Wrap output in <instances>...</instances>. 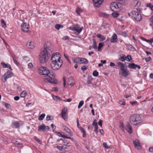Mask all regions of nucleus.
Masks as SVG:
<instances>
[{
    "instance_id": "obj_59",
    "label": "nucleus",
    "mask_w": 153,
    "mask_h": 153,
    "mask_svg": "<svg viewBox=\"0 0 153 153\" xmlns=\"http://www.w3.org/2000/svg\"><path fill=\"white\" fill-rule=\"evenodd\" d=\"M94 131L96 133H97L98 132V126L95 127Z\"/></svg>"
},
{
    "instance_id": "obj_22",
    "label": "nucleus",
    "mask_w": 153,
    "mask_h": 153,
    "mask_svg": "<svg viewBox=\"0 0 153 153\" xmlns=\"http://www.w3.org/2000/svg\"><path fill=\"white\" fill-rule=\"evenodd\" d=\"M67 83L68 85L71 86L74 85V79L72 77H70L68 78Z\"/></svg>"
},
{
    "instance_id": "obj_6",
    "label": "nucleus",
    "mask_w": 153,
    "mask_h": 153,
    "mask_svg": "<svg viewBox=\"0 0 153 153\" xmlns=\"http://www.w3.org/2000/svg\"><path fill=\"white\" fill-rule=\"evenodd\" d=\"M51 62H56L62 61L61 59V55L59 53H54L51 57Z\"/></svg>"
},
{
    "instance_id": "obj_14",
    "label": "nucleus",
    "mask_w": 153,
    "mask_h": 153,
    "mask_svg": "<svg viewBox=\"0 0 153 153\" xmlns=\"http://www.w3.org/2000/svg\"><path fill=\"white\" fill-rule=\"evenodd\" d=\"M132 4L134 9L138 10V8L140 5V2L138 0H134L132 3Z\"/></svg>"
},
{
    "instance_id": "obj_56",
    "label": "nucleus",
    "mask_w": 153,
    "mask_h": 153,
    "mask_svg": "<svg viewBox=\"0 0 153 153\" xmlns=\"http://www.w3.org/2000/svg\"><path fill=\"white\" fill-rule=\"evenodd\" d=\"M27 66L28 68H31L33 67V65L31 63H30L28 64Z\"/></svg>"
},
{
    "instance_id": "obj_28",
    "label": "nucleus",
    "mask_w": 153,
    "mask_h": 153,
    "mask_svg": "<svg viewBox=\"0 0 153 153\" xmlns=\"http://www.w3.org/2000/svg\"><path fill=\"white\" fill-rule=\"evenodd\" d=\"M45 69H46V67L42 66L39 67L38 68V72L42 75V74L43 73V71H45Z\"/></svg>"
},
{
    "instance_id": "obj_13",
    "label": "nucleus",
    "mask_w": 153,
    "mask_h": 153,
    "mask_svg": "<svg viewBox=\"0 0 153 153\" xmlns=\"http://www.w3.org/2000/svg\"><path fill=\"white\" fill-rule=\"evenodd\" d=\"M49 129V127L48 126H45L44 124L42 123L41 126H38V131L39 132H40L44 130L48 131Z\"/></svg>"
},
{
    "instance_id": "obj_4",
    "label": "nucleus",
    "mask_w": 153,
    "mask_h": 153,
    "mask_svg": "<svg viewBox=\"0 0 153 153\" xmlns=\"http://www.w3.org/2000/svg\"><path fill=\"white\" fill-rule=\"evenodd\" d=\"M62 64V61L51 62V68L53 70H56L60 68Z\"/></svg>"
},
{
    "instance_id": "obj_7",
    "label": "nucleus",
    "mask_w": 153,
    "mask_h": 153,
    "mask_svg": "<svg viewBox=\"0 0 153 153\" xmlns=\"http://www.w3.org/2000/svg\"><path fill=\"white\" fill-rule=\"evenodd\" d=\"M42 75H43L45 77L48 76L49 77H51L53 76L55 77V74L51 71L48 70L46 67V69L43 71V73L42 74Z\"/></svg>"
},
{
    "instance_id": "obj_32",
    "label": "nucleus",
    "mask_w": 153,
    "mask_h": 153,
    "mask_svg": "<svg viewBox=\"0 0 153 153\" xmlns=\"http://www.w3.org/2000/svg\"><path fill=\"white\" fill-rule=\"evenodd\" d=\"M93 48L94 49L96 50L97 49V42H96V40L95 39H93Z\"/></svg>"
},
{
    "instance_id": "obj_45",
    "label": "nucleus",
    "mask_w": 153,
    "mask_h": 153,
    "mask_svg": "<svg viewBox=\"0 0 153 153\" xmlns=\"http://www.w3.org/2000/svg\"><path fill=\"white\" fill-rule=\"evenodd\" d=\"M99 73L97 70L94 71L93 73V75L94 76L97 77L98 76Z\"/></svg>"
},
{
    "instance_id": "obj_52",
    "label": "nucleus",
    "mask_w": 153,
    "mask_h": 153,
    "mask_svg": "<svg viewBox=\"0 0 153 153\" xmlns=\"http://www.w3.org/2000/svg\"><path fill=\"white\" fill-rule=\"evenodd\" d=\"M87 69V67L86 65L83 66L81 67V70L83 71H85Z\"/></svg>"
},
{
    "instance_id": "obj_35",
    "label": "nucleus",
    "mask_w": 153,
    "mask_h": 153,
    "mask_svg": "<svg viewBox=\"0 0 153 153\" xmlns=\"http://www.w3.org/2000/svg\"><path fill=\"white\" fill-rule=\"evenodd\" d=\"M45 116V114L43 113L39 116L38 117V120L40 121L42 120Z\"/></svg>"
},
{
    "instance_id": "obj_12",
    "label": "nucleus",
    "mask_w": 153,
    "mask_h": 153,
    "mask_svg": "<svg viewBox=\"0 0 153 153\" xmlns=\"http://www.w3.org/2000/svg\"><path fill=\"white\" fill-rule=\"evenodd\" d=\"M44 81L46 82H50L51 83L56 84L57 83V81L54 78H52V77H49V78H45L44 79Z\"/></svg>"
},
{
    "instance_id": "obj_15",
    "label": "nucleus",
    "mask_w": 153,
    "mask_h": 153,
    "mask_svg": "<svg viewBox=\"0 0 153 153\" xmlns=\"http://www.w3.org/2000/svg\"><path fill=\"white\" fill-rule=\"evenodd\" d=\"M128 67L129 68L134 70H136L137 68L139 69L141 68V67L140 65L135 64L134 63H129Z\"/></svg>"
},
{
    "instance_id": "obj_46",
    "label": "nucleus",
    "mask_w": 153,
    "mask_h": 153,
    "mask_svg": "<svg viewBox=\"0 0 153 153\" xmlns=\"http://www.w3.org/2000/svg\"><path fill=\"white\" fill-rule=\"evenodd\" d=\"M147 7L150 8L151 10L153 11V5L151 3H148L147 4Z\"/></svg>"
},
{
    "instance_id": "obj_11",
    "label": "nucleus",
    "mask_w": 153,
    "mask_h": 153,
    "mask_svg": "<svg viewBox=\"0 0 153 153\" xmlns=\"http://www.w3.org/2000/svg\"><path fill=\"white\" fill-rule=\"evenodd\" d=\"M21 30L22 31L25 32H28L29 28V25L25 22H23L21 25Z\"/></svg>"
},
{
    "instance_id": "obj_29",
    "label": "nucleus",
    "mask_w": 153,
    "mask_h": 153,
    "mask_svg": "<svg viewBox=\"0 0 153 153\" xmlns=\"http://www.w3.org/2000/svg\"><path fill=\"white\" fill-rule=\"evenodd\" d=\"M97 37L100 39V41H102L105 39V38L103 36L100 34H98L97 35Z\"/></svg>"
},
{
    "instance_id": "obj_27",
    "label": "nucleus",
    "mask_w": 153,
    "mask_h": 153,
    "mask_svg": "<svg viewBox=\"0 0 153 153\" xmlns=\"http://www.w3.org/2000/svg\"><path fill=\"white\" fill-rule=\"evenodd\" d=\"M88 62L87 59L85 58H80V63L84 64H87Z\"/></svg>"
},
{
    "instance_id": "obj_25",
    "label": "nucleus",
    "mask_w": 153,
    "mask_h": 153,
    "mask_svg": "<svg viewBox=\"0 0 153 153\" xmlns=\"http://www.w3.org/2000/svg\"><path fill=\"white\" fill-rule=\"evenodd\" d=\"M11 55L12 58L13 62L15 64L19 66V63L16 60V58L15 55L13 53L10 54Z\"/></svg>"
},
{
    "instance_id": "obj_50",
    "label": "nucleus",
    "mask_w": 153,
    "mask_h": 153,
    "mask_svg": "<svg viewBox=\"0 0 153 153\" xmlns=\"http://www.w3.org/2000/svg\"><path fill=\"white\" fill-rule=\"evenodd\" d=\"M84 101L82 100L79 102L78 106V108H80L84 104Z\"/></svg>"
},
{
    "instance_id": "obj_2",
    "label": "nucleus",
    "mask_w": 153,
    "mask_h": 153,
    "mask_svg": "<svg viewBox=\"0 0 153 153\" xmlns=\"http://www.w3.org/2000/svg\"><path fill=\"white\" fill-rule=\"evenodd\" d=\"M129 121L132 125H137L142 122L141 117L136 114H132L130 116Z\"/></svg>"
},
{
    "instance_id": "obj_53",
    "label": "nucleus",
    "mask_w": 153,
    "mask_h": 153,
    "mask_svg": "<svg viewBox=\"0 0 153 153\" xmlns=\"http://www.w3.org/2000/svg\"><path fill=\"white\" fill-rule=\"evenodd\" d=\"M120 127L122 130H124L123 124L122 122H120Z\"/></svg>"
},
{
    "instance_id": "obj_9",
    "label": "nucleus",
    "mask_w": 153,
    "mask_h": 153,
    "mask_svg": "<svg viewBox=\"0 0 153 153\" xmlns=\"http://www.w3.org/2000/svg\"><path fill=\"white\" fill-rule=\"evenodd\" d=\"M128 71H127V68H125L119 71V74L122 75L125 77H126L128 75Z\"/></svg>"
},
{
    "instance_id": "obj_41",
    "label": "nucleus",
    "mask_w": 153,
    "mask_h": 153,
    "mask_svg": "<svg viewBox=\"0 0 153 153\" xmlns=\"http://www.w3.org/2000/svg\"><path fill=\"white\" fill-rule=\"evenodd\" d=\"M82 9H80L79 7H78L77 8L76 10V12L77 14L79 15L80 13H82Z\"/></svg>"
},
{
    "instance_id": "obj_1",
    "label": "nucleus",
    "mask_w": 153,
    "mask_h": 153,
    "mask_svg": "<svg viewBox=\"0 0 153 153\" xmlns=\"http://www.w3.org/2000/svg\"><path fill=\"white\" fill-rule=\"evenodd\" d=\"M50 44L49 42L45 43L43 50L40 53L39 60L41 63H44L48 61L50 56V54L52 52V48L49 46Z\"/></svg>"
},
{
    "instance_id": "obj_42",
    "label": "nucleus",
    "mask_w": 153,
    "mask_h": 153,
    "mask_svg": "<svg viewBox=\"0 0 153 153\" xmlns=\"http://www.w3.org/2000/svg\"><path fill=\"white\" fill-rule=\"evenodd\" d=\"M29 60V58L28 56H25L23 58V61L25 62H27Z\"/></svg>"
},
{
    "instance_id": "obj_5",
    "label": "nucleus",
    "mask_w": 153,
    "mask_h": 153,
    "mask_svg": "<svg viewBox=\"0 0 153 153\" xmlns=\"http://www.w3.org/2000/svg\"><path fill=\"white\" fill-rule=\"evenodd\" d=\"M68 28L70 30L76 31L78 34H79L82 30V27H80L78 25H74Z\"/></svg>"
},
{
    "instance_id": "obj_62",
    "label": "nucleus",
    "mask_w": 153,
    "mask_h": 153,
    "mask_svg": "<svg viewBox=\"0 0 153 153\" xmlns=\"http://www.w3.org/2000/svg\"><path fill=\"white\" fill-rule=\"evenodd\" d=\"M102 121L101 120H100L98 123V125L100 126L101 127H102Z\"/></svg>"
},
{
    "instance_id": "obj_30",
    "label": "nucleus",
    "mask_w": 153,
    "mask_h": 153,
    "mask_svg": "<svg viewBox=\"0 0 153 153\" xmlns=\"http://www.w3.org/2000/svg\"><path fill=\"white\" fill-rule=\"evenodd\" d=\"M93 78L91 76H88L87 80V83L88 85H89L92 83Z\"/></svg>"
},
{
    "instance_id": "obj_43",
    "label": "nucleus",
    "mask_w": 153,
    "mask_h": 153,
    "mask_svg": "<svg viewBox=\"0 0 153 153\" xmlns=\"http://www.w3.org/2000/svg\"><path fill=\"white\" fill-rule=\"evenodd\" d=\"M63 27V26L59 24H56L55 25V28L57 30H59L61 27Z\"/></svg>"
},
{
    "instance_id": "obj_10",
    "label": "nucleus",
    "mask_w": 153,
    "mask_h": 153,
    "mask_svg": "<svg viewBox=\"0 0 153 153\" xmlns=\"http://www.w3.org/2000/svg\"><path fill=\"white\" fill-rule=\"evenodd\" d=\"M13 74V73L10 71H8L4 75L3 77V82H4L6 81V79L11 77L12 76Z\"/></svg>"
},
{
    "instance_id": "obj_61",
    "label": "nucleus",
    "mask_w": 153,
    "mask_h": 153,
    "mask_svg": "<svg viewBox=\"0 0 153 153\" xmlns=\"http://www.w3.org/2000/svg\"><path fill=\"white\" fill-rule=\"evenodd\" d=\"M121 35H122L124 37H126L127 36V33L126 32H122Z\"/></svg>"
},
{
    "instance_id": "obj_8",
    "label": "nucleus",
    "mask_w": 153,
    "mask_h": 153,
    "mask_svg": "<svg viewBox=\"0 0 153 153\" xmlns=\"http://www.w3.org/2000/svg\"><path fill=\"white\" fill-rule=\"evenodd\" d=\"M121 5L120 4H119L117 2H113L111 3L110 7L111 10L114 11L115 10H117L120 7Z\"/></svg>"
},
{
    "instance_id": "obj_44",
    "label": "nucleus",
    "mask_w": 153,
    "mask_h": 153,
    "mask_svg": "<svg viewBox=\"0 0 153 153\" xmlns=\"http://www.w3.org/2000/svg\"><path fill=\"white\" fill-rule=\"evenodd\" d=\"M53 99L57 101L58 100H62L61 98L57 96H55L53 97Z\"/></svg>"
},
{
    "instance_id": "obj_19",
    "label": "nucleus",
    "mask_w": 153,
    "mask_h": 153,
    "mask_svg": "<svg viewBox=\"0 0 153 153\" xmlns=\"http://www.w3.org/2000/svg\"><path fill=\"white\" fill-rule=\"evenodd\" d=\"M126 128L128 132L130 134H131L133 132V130L130 124L128 123L126 127Z\"/></svg>"
},
{
    "instance_id": "obj_55",
    "label": "nucleus",
    "mask_w": 153,
    "mask_h": 153,
    "mask_svg": "<svg viewBox=\"0 0 153 153\" xmlns=\"http://www.w3.org/2000/svg\"><path fill=\"white\" fill-rule=\"evenodd\" d=\"M1 65H2L3 67V68H7V65L5 64L4 62H2L1 63Z\"/></svg>"
},
{
    "instance_id": "obj_47",
    "label": "nucleus",
    "mask_w": 153,
    "mask_h": 153,
    "mask_svg": "<svg viewBox=\"0 0 153 153\" xmlns=\"http://www.w3.org/2000/svg\"><path fill=\"white\" fill-rule=\"evenodd\" d=\"M119 13L116 12H113L112 13V16L114 18H116L119 16Z\"/></svg>"
},
{
    "instance_id": "obj_54",
    "label": "nucleus",
    "mask_w": 153,
    "mask_h": 153,
    "mask_svg": "<svg viewBox=\"0 0 153 153\" xmlns=\"http://www.w3.org/2000/svg\"><path fill=\"white\" fill-rule=\"evenodd\" d=\"M103 145L105 148L106 149H109L110 148V147L107 145V143H103Z\"/></svg>"
},
{
    "instance_id": "obj_3",
    "label": "nucleus",
    "mask_w": 153,
    "mask_h": 153,
    "mask_svg": "<svg viewBox=\"0 0 153 153\" xmlns=\"http://www.w3.org/2000/svg\"><path fill=\"white\" fill-rule=\"evenodd\" d=\"M128 15L129 16H131L137 22L140 21L142 19V16L141 14L135 11H133L130 13H128Z\"/></svg>"
},
{
    "instance_id": "obj_63",
    "label": "nucleus",
    "mask_w": 153,
    "mask_h": 153,
    "mask_svg": "<svg viewBox=\"0 0 153 153\" xmlns=\"http://www.w3.org/2000/svg\"><path fill=\"white\" fill-rule=\"evenodd\" d=\"M60 140L62 141L64 143H66L67 142L66 140L62 138L60 139H59L57 141H60Z\"/></svg>"
},
{
    "instance_id": "obj_33",
    "label": "nucleus",
    "mask_w": 153,
    "mask_h": 153,
    "mask_svg": "<svg viewBox=\"0 0 153 153\" xmlns=\"http://www.w3.org/2000/svg\"><path fill=\"white\" fill-rule=\"evenodd\" d=\"M120 60L121 61H124L126 59V56L124 54H122L119 58Z\"/></svg>"
},
{
    "instance_id": "obj_24",
    "label": "nucleus",
    "mask_w": 153,
    "mask_h": 153,
    "mask_svg": "<svg viewBox=\"0 0 153 153\" xmlns=\"http://www.w3.org/2000/svg\"><path fill=\"white\" fill-rule=\"evenodd\" d=\"M26 45L30 49H33L35 47L34 42L32 41L27 43Z\"/></svg>"
},
{
    "instance_id": "obj_51",
    "label": "nucleus",
    "mask_w": 153,
    "mask_h": 153,
    "mask_svg": "<svg viewBox=\"0 0 153 153\" xmlns=\"http://www.w3.org/2000/svg\"><path fill=\"white\" fill-rule=\"evenodd\" d=\"M96 120H94L92 123V125L94 126L95 127L98 126L97 123L96 122Z\"/></svg>"
},
{
    "instance_id": "obj_40",
    "label": "nucleus",
    "mask_w": 153,
    "mask_h": 153,
    "mask_svg": "<svg viewBox=\"0 0 153 153\" xmlns=\"http://www.w3.org/2000/svg\"><path fill=\"white\" fill-rule=\"evenodd\" d=\"M13 125L16 128H18L19 127V123L17 122H13Z\"/></svg>"
},
{
    "instance_id": "obj_36",
    "label": "nucleus",
    "mask_w": 153,
    "mask_h": 153,
    "mask_svg": "<svg viewBox=\"0 0 153 153\" xmlns=\"http://www.w3.org/2000/svg\"><path fill=\"white\" fill-rule=\"evenodd\" d=\"M27 95V93L26 91L24 90L23 91L20 95V96L22 97H25Z\"/></svg>"
},
{
    "instance_id": "obj_49",
    "label": "nucleus",
    "mask_w": 153,
    "mask_h": 153,
    "mask_svg": "<svg viewBox=\"0 0 153 153\" xmlns=\"http://www.w3.org/2000/svg\"><path fill=\"white\" fill-rule=\"evenodd\" d=\"M126 59L128 61H130L131 59V57L130 55H128L126 57Z\"/></svg>"
},
{
    "instance_id": "obj_31",
    "label": "nucleus",
    "mask_w": 153,
    "mask_h": 153,
    "mask_svg": "<svg viewBox=\"0 0 153 153\" xmlns=\"http://www.w3.org/2000/svg\"><path fill=\"white\" fill-rule=\"evenodd\" d=\"M14 144L16 146L20 147V148H22L23 147L22 145L17 141H16L14 142Z\"/></svg>"
},
{
    "instance_id": "obj_21",
    "label": "nucleus",
    "mask_w": 153,
    "mask_h": 153,
    "mask_svg": "<svg viewBox=\"0 0 153 153\" xmlns=\"http://www.w3.org/2000/svg\"><path fill=\"white\" fill-rule=\"evenodd\" d=\"M111 42H116L117 41V36L115 33L113 34L110 40Z\"/></svg>"
},
{
    "instance_id": "obj_39",
    "label": "nucleus",
    "mask_w": 153,
    "mask_h": 153,
    "mask_svg": "<svg viewBox=\"0 0 153 153\" xmlns=\"http://www.w3.org/2000/svg\"><path fill=\"white\" fill-rule=\"evenodd\" d=\"M74 62L76 63H80V57L76 58L74 59Z\"/></svg>"
},
{
    "instance_id": "obj_16",
    "label": "nucleus",
    "mask_w": 153,
    "mask_h": 153,
    "mask_svg": "<svg viewBox=\"0 0 153 153\" xmlns=\"http://www.w3.org/2000/svg\"><path fill=\"white\" fill-rule=\"evenodd\" d=\"M67 111V107H65L62 111L61 115L63 119L65 120L67 119V118L66 116V114Z\"/></svg>"
},
{
    "instance_id": "obj_64",
    "label": "nucleus",
    "mask_w": 153,
    "mask_h": 153,
    "mask_svg": "<svg viewBox=\"0 0 153 153\" xmlns=\"http://www.w3.org/2000/svg\"><path fill=\"white\" fill-rule=\"evenodd\" d=\"M151 59L152 58H151V57H149L146 59V61L147 62H149L151 60Z\"/></svg>"
},
{
    "instance_id": "obj_57",
    "label": "nucleus",
    "mask_w": 153,
    "mask_h": 153,
    "mask_svg": "<svg viewBox=\"0 0 153 153\" xmlns=\"http://www.w3.org/2000/svg\"><path fill=\"white\" fill-rule=\"evenodd\" d=\"M119 103L121 105H125V102L123 100H120L119 101Z\"/></svg>"
},
{
    "instance_id": "obj_60",
    "label": "nucleus",
    "mask_w": 153,
    "mask_h": 153,
    "mask_svg": "<svg viewBox=\"0 0 153 153\" xmlns=\"http://www.w3.org/2000/svg\"><path fill=\"white\" fill-rule=\"evenodd\" d=\"M4 105L7 108H9L10 107V105L7 103H5Z\"/></svg>"
},
{
    "instance_id": "obj_37",
    "label": "nucleus",
    "mask_w": 153,
    "mask_h": 153,
    "mask_svg": "<svg viewBox=\"0 0 153 153\" xmlns=\"http://www.w3.org/2000/svg\"><path fill=\"white\" fill-rule=\"evenodd\" d=\"M99 16L100 17H107L109 16V15L108 14H106L104 13H99Z\"/></svg>"
},
{
    "instance_id": "obj_34",
    "label": "nucleus",
    "mask_w": 153,
    "mask_h": 153,
    "mask_svg": "<svg viewBox=\"0 0 153 153\" xmlns=\"http://www.w3.org/2000/svg\"><path fill=\"white\" fill-rule=\"evenodd\" d=\"M1 22L2 27L4 28H5L6 27V24L5 21L4 19H2Z\"/></svg>"
},
{
    "instance_id": "obj_48",
    "label": "nucleus",
    "mask_w": 153,
    "mask_h": 153,
    "mask_svg": "<svg viewBox=\"0 0 153 153\" xmlns=\"http://www.w3.org/2000/svg\"><path fill=\"white\" fill-rule=\"evenodd\" d=\"M104 45V44L103 42L100 43L99 44V46L98 47V48L99 51H100V49Z\"/></svg>"
},
{
    "instance_id": "obj_38",
    "label": "nucleus",
    "mask_w": 153,
    "mask_h": 153,
    "mask_svg": "<svg viewBox=\"0 0 153 153\" xmlns=\"http://www.w3.org/2000/svg\"><path fill=\"white\" fill-rule=\"evenodd\" d=\"M54 119V117L52 116L47 115L46 117V120L47 121L52 120Z\"/></svg>"
},
{
    "instance_id": "obj_58",
    "label": "nucleus",
    "mask_w": 153,
    "mask_h": 153,
    "mask_svg": "<svg viewBox=\"0 0 153 153\" xmlns=\"http://www.w3.org/2000/svg\"><path fill=\"white\" fill-rule=\"evenodd\" d=\"M58 89L57 87H54L52 88V91L57 92L58 91Z\"/></svg>"
},
{
    "instance_id": "obj_23",
    "label": "nucleus",
    "mask_w": 153,
    "mask_h": 153,
    "mask_svg": "<svg viewBox=\"0 0 153 153\" xmlns=\"http://www.w3.org/2000/svg\"><path fill=\"white\" fill-rule=\"evenodd\" d=\"M125 65L120 62H117V66L120 68V70H121L125 68Z\"/></svg>"
},
{
    "instance_id": "obj_17",
    "label": "nucleus",
    "mask_w": 153,
    "mask_h": 153,
    "mask_svg": "<svg viewBox=\"0 0 153 153\" xmlns=\"http://www.w3.org/2000/svg\"><path fill=\"white\" fill-rule=\"evenodd\" d=\"M133 144L134 145L135 147L138 149H141V146L140 143L139 141L136 139L133 141Z\"/></svg>"
},
{
    "instance_id": "obj_18",
    "label": "nucleus",
    "mask_w": 153,
    "mask_h": 153,
    "mask_svg": "<svg viewBox=\"0 0 153 153\" xmlns=\"http://www.w3.org/2000/svg\"><path fill=\"white\" fill-rule=\"evenodd\" d=\"M95 6L97 7H99L103 2L104 0H93Z\"/></svg>"
},
{
    "instance_id": "obj_20",
    "label": "nucleus",
    "mask_w": 153,
    "mask_h": 153,
    "mask_svg": "<svg viewBox=\"0 0 153 153\" xmlns=\"http://www.w3.org/2000/svg\"><path fill=\"white\" fill-rule=\"evenodd\" d=\"M56 134L58 135V136L61 137H62L65 138H67V139H69L71 140H73V138H71L70 137H68L67 136H66L64 134H62L61 133L57 131L56 132Z\"/></svg>"
},
{
    "instance_id": "obj_26",
    "label": "nucleus",
    "mask_w": 153,
    "mask_h": 153,
    "mask_svg": "<svg viewBox=\"0 0 153 153\" xmlns=\"http://www.w3.org/2000/svg\"><path fill=\"white\" fill-rule=\"evenodd\" d=\"M64 130L65 131V132L68 133L69 135L72 136L73 135L72 133L71 132L70 130L67 127H65L64 128Z\"/></svg>"
}]
</instances>
